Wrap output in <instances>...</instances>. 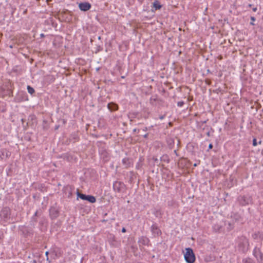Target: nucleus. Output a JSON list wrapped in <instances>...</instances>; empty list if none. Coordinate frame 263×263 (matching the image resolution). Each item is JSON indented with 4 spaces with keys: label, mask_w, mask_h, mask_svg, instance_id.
<instances>
[{
    "label": "nucleus",
    "mask_w": 263,
    "mask_h": 263,
    "mask_svg": "<svg viewBox=\"0 0 263 263\" xmlns=\"http://www.w3.org/2000/svg\"><path fill=\"white\" fill-rule=\"evenodd\" d=\"M152 231L154 235L156 236H159L161 234L160 230L155 224H153L152 226Z\"/></svg>",
    "instance_id": "obj_7"
},
{
    "label": "nucleus",
    "mask_w": 263,
    "mask_h": 263,
    "mask_svg": "<svg viewBox=\"0 0 263 263\" xmlns=\"http://www.w3.org/2000/svg\"><path fill=\"white\" fill-rule=\"evenodd\" d=\"M107 107L110 111L117 110L118 108V105L113 103H108Z\"/></svg>",
    "instance_id": "obj_10"
},
{
    "label": "nucleus",
    "mask_w": 263,
    "mask_h": 263,
    "mask_svg": "<svg viewBox=\"0 0 263 263\" xmlns=\"http://www.w3.org/2000/svg\"><path fill=\"white\" fill-rule=\"evenodd\" d=\"M27 90L29 93L32 94L34 92V89L30 86H27Z\"/></svg>",
    "instance_id": "obj_12"
},
{
    "label": "nucleus",
    "mask_w": 263,
    "mask_h": 263,
    "mask_svg": "<svg viewBox=\"0 0 263 263\" xmlns=\"http://www.w3.org/2000/svg\"><path fill=\"white\" fill-rule=\"evenodd\" d=\"M205 82L206 84H208V85H210V81L209 80H206L205 81Z\"/></svg>",
    "instance_id": "obj_18"
},
{
    "label": "nucleus",
    "mask_w": 263,
    "mask_h": 263,
    "mask_svg": "<svg viewBox=\"0 0 263 263\" xmlns=\"http://www.w3.org/2000/svg\"><path fill=\"white\" fill-rule=\"evenodd\" d=\"M251 20L254 21V20H255V18H254V17H251Z\"/></svg>",
    "instance_id": "obj_24"
},
{
    "label": "nucleus",
    "mask_w": 263,
    "mask_h": 263,
    "mask_svg": "<svg viewBox=\"0 0 263 263\" xmlns=\"http://www.w3.org/2000/svg\"><path fill=\"white\" fill-rule=\"evenodd\" d=\"M10 209L6 207L3 208L0 212V217L4 221H7L10 218Z\"/></svg>",
    "instance_id": "obj_2"
},
{
    "label": "nucleus",
    "mask_w": 263,
    "mask_h": 263,
    "mask_svg": "<svg viewBox=\"0 0 263 263\" xmlns=\"http://www.w3.org/2000/svg\"><path fill=\"white\" fill-rule=\"evenodd\" d=\"M153 7L155 8V10L160 9L162 8V5L160 4L159 2L156 0L153 4Z\"/></svg>",
    "instance_id": "obj_11"
},
{
    "label": "nucleus",
    "mask_w": 263,
    "mask_h": 263,
    "mask_svg": "<svg viewBox=\"0 0 263 263\" xmlns=\"http://www.w3.org/2000/svg\"><path fill=\"white\" fill-rule=\"evenodd\" d=\"M79 7L82 11H86L90 8L91 5L89 3L87 2L81 3L79 4Z\"/></svg>",
    "instance_id": "obj_6"
},
{
    "label": "nucleus",
    "mask_w": 263,
    "mask_h": 263,
    "mask_svg": "<svg viewBox=\"0 0 263 263\" xmlns=\"http://www.w3.org/2000/svg\"><path fill=\"white\" fill-rule=\"evenodd\" d=\"M253 145L254 146L257 145V141L255 138H254L253 140Z\"/></svg>",
    "instance_id": "obj_16"
},
{
    "label": "nucleus",
    "mask_w": 263,
    "mask_h": 263,
    "mask_svg": "<svg viewBox=\"0 0 263 263\" xmlns=\"http://www.w3.org/2000/svg\"><path fill=\"white\" fill-rule=\"evenodd\" d=\"M78 196L81 199L85 200H87L90 203H95L96 201V198L94 196L91 195H86L80 193H78Z\"/></svg>",
    "instance_id": "obj_4"
},
{
    "label": "nucleus",
    "mask_w": 263,
    "mask_h": 263,
    "mask_svg": "<svg viewBox=\"0 0 263 263\" xmlns=\"http://www.w3.org/2000/svg\"><path fill=\"white\" fill-rule=\"evenodd\" d=\"M122 232L123 233H125L126 232V229L125 228H123L122 229Z\"/></svg>",
    "instance_id": "obj_19"
},
{
    "label": "nucleus",
    "mask_w": 263,
    "mask_h": 263,
    "mask_svg": "<svg viewBox=\"0 0 263 263\" xmlns=\"http://www.w3.org/2000/svg\"><path fill=\"white\" fill-rule=\"evenodd\" d=\"M118 184H120V182H116L115 184H114V188L116 190V187H117V185Z\"/></svg>",
    "instance_id": "obj_17"
},
{
    "label": "nucleus",
    "mask_w": 263,
    "mask_h": 263,
    "mask_svg": "<svg viewBox=\"0 0 263 263\" xmlns=\"http://www.w3.org/2000/svg\"><path fill=\"white\" fill-rule=\"evenodd\" d=\"M185 251L184 255L185 261L187 263H194L195 261V256L193 250L190 248H188L185 249Z\"/></svg>",
    "instance_id": "obj_1"
},
{
    "label": "nucleus",
    "mask_w": 263,
    "mask_h": 263,
    "mask_svg": "<svg viewBox=\"0 0 263 263\" xmlns=\"http://www.w3.org/2000/svg\"><path fill=\"white\" fill-rule=\"evenodd\" d=\"M256 10H257V8H256V7H255V8H253V11L254 12H255Z\"/></svg>",
    "instance_id": "obj_21"
},
{
    "label": "nucleus",
    "mask_w": 263,
    "mask_h": 263,
    "mask_svg": "<svg viewBox=\"0 0 263 263\" xmlns=\"http://www.w3.org/2000/svg\"><path fill=\"white\" fill-rule=\"evenodd\" d=\"M175 140L172 138H168L167 139V143L171 148H172L174 147L175 143ZM178 140L177 139H176V143H177V144H178Z\"/></svg>",
    "instance_id": "obj_8"
},
{
    "label": "nucleus",
    "mask_w": 263,
    "mask_h": 263,
    "mask_svg": "<svg viewBox=\"0 0 263 263\" xmlns=\"http://www.w3.org/2000/svg\"><path fill=\"white\" fill-rule=\"evenodd\" d=\"M123 161L124 162H125V159H124V160H123Z\"/></svg>",
    "instance_id": "obj_29"
},
{
    "label": "nucleus",
    "mask_w": 263,
    "mask_h": 263,
    "mask_svg": "<svg viewBox=\"0 0 263 263\" xmlns=\"http://www.w3.org/2000/svg\"><path fill=\"white\" fill-rule=\"evenodd\" d=\"M254 255L257 259L259 263L262 262L263 261V254L259 248H255L254 250Z\"/></svg>",
    "instance_id": "obj_5"
},
{
    "label": "nucleus",
    "mask_w": 263,
    "mask_h": 263,
    "mask_svg": "<svg viewBox=\"0 0 263 263\" xmlns=\"http://www.w3.org/2000/svg\"><path fill=\"white\" fill-rule=\"evenodd\" d=\"M160 119L162 120L164 118V116H161L159 117Z\"/></svg>",
    "instance_id": "obj_23"
},
{
    "label": "nucleus",
    "mask_w": 263,
    "mask_h": 263,
    "mask_svg": "<svg viewBox=\"0 0 263 263\" xmlns=\"http://www.w3.org/2000/svg\"><path fill=\"white\" fill-rule=\"evenodd\" d=\"M184 102L183 101H179L177 103V105L179 107H181L183 105Z\"/></svg>",
    "instance_id": "obj_14"
},
{
    "label": "nucleus",
    "mask_w": 263,
    "mask_h": 263,
    "mask_svg": "<svg viewBox=\"0 0 263 263\" xmlns=\"http://www.w3.org/2000/svg\"><path fill=\"white\" fill-rule=\"evenodd\" d=\"M249 246L248 240L245 237H241L238 246L239 249L243 252H246L248 250Z\"/></svg>",
    "instance_id": "obj_3"
},
{
    "label": "nucleus",
    "mask_w": 263,
    "mask_h": 263,
    "mask_svg": "<svg viewBox=\"0 0 263 263\" xmlns=\"http://www.w3.org/2000/svg\"><path fill=\"white\" fill-rule=\"evenodd\" d=\"M41 36H42V37H44V35L43 34H41Z\"/></svg>",
    "instance_id": "obj_25"
},
{
    "label": "nucleus",
    "mask_w": 263,
    "mask_h": 263,
    "mask_svg": "<svg viewBox=\"0 0 263 263\" xmlns=\"http://www.w3.org/2000/svg\"><path fill=\"white\" fill-rule=\"evenodd\" d=\"M155 214L157 217H161L162 215L161 211L160 210H157L155 213Z\"/></svg>",
    "instance_id": "obj_13"
},
{
    "label": "nucleus",
    "mask_w": 263,
    "mask_h": 263,
    "mask_svg": "<svg viewBox=\"0 0 263 263\" xmlns=\"http://www.w3.org/2000/svg\"><path fill=\"white\" fill-rule=\"evenodd\" d=\"M50 216L53 218H56L58 215V211L55 208H51L49 210Z\"/></svg>",
    "instance_id": "obj_9"
},
{
    "label": "nucleus",
    "mask_w": 263,
    "mask_h": 263,
    "mask_svg": "<svg viewBox=\"0 0 263 263\" xmlns=\"http://www.w3.org/2000/svg\"><path fill=\"white\" fill-rule=\"evenodd\" d=\"M206 135H207L208 137H209V136H210V132H208L206 133Z\"/></svg>",
    "instance_id": "obj_22"
},
{
    "label": "nucleus",
    "mask_w": 263,
    "mask_h": 263,
    "mask_svg": "<svg viewBox=\"0 0 263 263\" xmlns=\"http://www.w3.org/2000/svg\"><path fill=\"white\" fill-rule=\"evenodd\" d=\"M22 121L23 122H24V119H22Z\"/></svg>",
    "instance_id": "obj_28"
},
{
    "label": "nucleus",
    "mask_w": 263,
    "mask_h": 263,
    "mask_svg": "<svg viewBox=\"0 0 263 263\" xmlns=\"http://www.w3.org/2000/svg\"><path fill=\"white\" fill-rule=\"evenodd\" d=\"M45 254H46V256H47L48 254V252H46Z\"/></svg>",
    "instance_id": "obj_26"
},
{
    "label": "nucleus",
    "mask_w": 263,
    "mask_h": 263,
    "mask_svg": "<svg viewBox=\"0 0 263 263\" xmlns=\"http://www.w3.org/2000/svg\"><path fill=\"white\" fill-rule=\"evenodd\" d=\"M249 6L250 7H251L252 6V5H251V4H250V5H249Z\"/></svg>",
    "instance_id": "obj_27"
},
{
    "label": "nucleus",
    "mask_w": 263,
    "mask_h": 263,
    "mask_svg": "<svg viewBox=\"0 0 263 263\" xmlns=\"http://www.w3.org/2000/svg\"><path fill=\"white\" fill-rule=\"evenodd\" d=\"M213 147V145L212 144H210L209 145V148L211 149Z\"/></svg>",
    "instance_id": "obj_20"
},
{
    "label": "nucleus",
    "mask_w": 263,
    "mask_h": 263,
    "mask_svg": "<svg viewBox=\"0 0 263 263\" xmlns=\"http://www.w3.org/2000/svg\"><path fill=\"white\" fill-rule=\"evenodd\" d=\"M152 160L157 163V165H158L159 164V160L156 158H153Z\"/></svg>",
    "instance_id": "obj_15"
}]
</instances>
